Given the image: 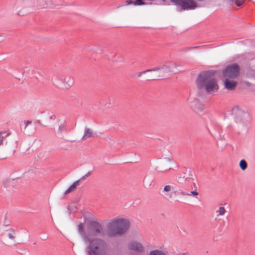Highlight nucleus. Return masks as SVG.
<instances>
[{"label": "nucleus", "instance_id": "obj_25", "mask_svg": "<svg viewBox=\"0 0 255 255\" xmlns=\"http://www.w3.org/2000/svg\"><path fill=\"white\" fill-rule=\"evenodd\" d=\"M232 2H235L237 6H241L244 0H231Z\"/></svg>", "mask_w": 255, "mask_h": 255}, {"label": "nucleus", "instance_id": "obj_6", "mask_svg": "<svg viewBox=\"0 0 255 255\" xmlns=\"http://www.w3.org/2000/svg\"><path fill=\"white\" fill-rule=\"evenodd\" d=\"M9 135L10 132L6 131L0 132V146L4 147L7 152L13 154L17 147V142L12 140L8 141L7 137Z\"/></svg>", "mask_w": 255, "mask_h": 255}, {"label": "nucleus", "instance_id": "obj_8", "mask_svg": "<svg viewBox=\"0 0 255 255\" xmlns=\"http://www.w3.org/2000/svg\"><path fill=\"white\" fill-rule=\"evenodd\" d=\"M171 2L181 10H193L198 6L194 0H171Z\"/></svg>", "mask_w": 255, "mask_h": 255}, {"label": "nucleus", "instance_id": "obj_12", "mask_svg": "<svg viewBox=\"0 0 255 255\" xmlns=\"http://www.w3.org/2000/svg\"><path fill=\"white\" fill-rule=\"evenodd\" d=\"M190 100H192L189 102V106L195 113L199 114L203 111L204 105L197 99L193 98V99H190Z\"/></svg>", "mask_w": 255, "mask_h": 255}, {"label": "nucleus", "instance_id": "obj_13", "mask_svg": "<svg viewBox=\"0 0 255 255\" xmlns=\"http://www.w3.org/2000/svg\"><path fill=\"white\" fill-rule=\"evenodd\" d=\"M224 78L225 79L224 82L225 88L230 91L234 90L237 86V82L229 78Z\"/></svg>", "mask_w": 255, "mask_h": 255}, {"label": "nucleus", "instance_id": "obj_40", "mask_svg": "<svg viewBox=\"0 0 255 255\" xmlns=\"http://www.w3.org/2000/svg\"><path fill=\"white\" fill-rule=\"evenodd\" d=\"M36 122H37L38 124H39L41 125V126H44L43 125H42L41 124V121H40V120H38L36 121Z\"/></svg>", "mask_w": 255, "mask_h": 255}, {"label": "nucleus", "instance_id": "obj_15", "mask_svg": "<svg viewBox=\"0 0 255 255\" xmlns=\"http://www.w3.org/2000/svg\"><path fill=\"white\" fill-rule=\"evenodd\" d=\"M148 255H167V253L165 252L156 249L151 251ZM174 255H191L188 252H184L183 253H177L176 254H174Z\"/></svg>", "mask_w": 255, "mask_h": 255}, {"label": "nucleus", "instance_id": "obj_9", "mask_svg": "<svg viewBox=\"0 0 255 255\" xmlns=\"http://www.w3.org/2000/svg\"><path fill=\"white\" fill-rule=\"evenodd\" d=\"M87 229L89 233L93 236H105L102 225L97 221H89L87 224Z\"/></svg>", "mask_w": 255, "mask_h": 255}, {"label": "nucleus", "instance_id": "obj_47", "mask_svg": "<svg viewBox=\"0 0 255 255\" xmlns=\"http://www.w3.org/2000/svg\"><path fill=\"white\" fill-rule=\"evenodd\" d=\"M26 72L25 69H24L23 72L25 73Z\"/></svg>", "mask_w": 255, "mask_h": 255}, {"label": "nucleus", "instance_id": "obj_34", "mask_svg": "<svg viewBox=\"0 0 255 255\" xmlns=\"http://www.w3.org/2000/svg\"><path fill=\"white\" fill-rule=\"evenodd\" d=\"M10 225V223L9 221H6V220L4 221L3 222V225L5 227H7L9 226Z\"/></svg>", "mask_w": 255, "mask_h": 255}, {"label": "nucleus", "instance_id": "obj_39", "mask_svg": "<svg viewBox=\"0 0 255 255\" xmlns=\"http://www.w3.org/2000/svg\"><path fill=\"white\" fill-rule=\"evenodd\" d=\"M133 255H144V253H135Z\"/></svg>", "mask_w": 255, "mask_h": 255}, {"label": "nucleus", "instance_id": "obj_33", "mask_svg": "<svg viewBox=\"0 0 255 255\" xmlns=\"http://www.w3.org/2000/svg\"><path fill=\"white\" fill-rule=\"evenodd\" d=\"M162 1L165 2V5H169L170 4V3H172L171 2V0H162Z\"/></svg>", "mask_w": 255, "mask_h": 255}, {"label": "nucleus", "instance_id": "obj_43", "mask_svg": "<svg viewBox=\"0 0 255 255\" xmlns=\"http://www.w3.org/2000/svg\"><path fill=\"white\" fill-rule=\"evenodd\" d=\"M110 103L108 105V104H105V106H106L107 107H108H108H110Z\"/></svg>", "mask_w": 255, "mask_h": 255}, {"label": "nucleus", "instance_id": "obj_14", "mask_svg": "<svg viewBox=\"0 0 255 255\" xmlns=\"http://www.w3.org/2000/svg\"><path fill=\"white\" fill-rule=\"evenodd\" d=\"M78 231L82 238L84 242L87 243V241H89L90 237L87 235L85 231L84 225L82 223H80L78 225Z\"/></svg>", "mask_w": 255, "mask_h": 255}, {"label": "nucleus", "instance_id": "obj_20", "mask_svg": "<svg viewBox=\"0 0 255 255\" xmlns=\"http://www.w3.org/2000/svg\"><path fill=\"white\" fill-rule=\"evenodd\" d=\"M31 121H25L24 124L20 126L21 130H22L23 132L26 134H30V132L27 130L26 128L29 125L31 124Z\"/></svg>", "mask_w": 255, "mask_h": 255}, {"label": "nucleus", "instance_id": "obj_31", "mask_svg": "<svg viewBox=\"0 0 255 255\" xmlns=\"http://www.w3.org/2000/svg\"><path fill=\"white\" fill-rule=\"evenodd\" d=\"M151 72V69H147V70H146L145 71H142V72H139L137 74V77H139L142 74H145L147 72Z\"/></svg>", "mask_w": 255, "mask_h": 255}, {"label": "nucleus", "instance_id": "obj_42", "mask_svg": "<svg viewBox=\"0 0 255 255\" xmlns=\"http://www.w3.org/2000/svg\"><path fill=\"white\" fill-rule=\"evenodd\" d=\"M197 96L198 97H201V94H200V93L199 92H198V93L197 94Z\"/></svg>", "mask_w": 255, "mask_h": 255}, {"label": "nucleus", "instance_id": "obj_26", "mask_svg": "<svg viewBox=\"0 0 255 255\" xmlns=\"http://www.w3.org/2000/svg\"><path fill=\"white\" fill-rule=\"evenodd\" d=\"M226 212L225 209L223 207H220L219 209L216 211L219 213V215H223Z\"/></svg>", "mask_w": 255, "mask_h": 255}, {"label": "nucleus", "instance_id": "obj_21", "mask_svg": "<svg viewBox=\"0 0 255 255\" xmlns=\"http://www.w3.org/2000/svg\"><path fill=\"white\" fill-rule=\"evenodd\" d=\"M6 231H8L7 234V237L11 240L14 241L15 238V230L12 228H9V230H6Z\"/></svg>", "mask_w": 255, "mask_h": 255}, {"label": "nucleus", "instance_id": "obj_10", "mask_svg": "<svg viewBox=\"0 0 255 255\" xmlns=\"http://www.w3.org/2000/svg\"><path fill=\"white\" fill-rule=\"evenodd\" d=\"M56 78L59 82H54L53 83L57 87L61 88H68L71 86L73 83L74 80L70 76H64L61 74H57Z\"/></svg>", "mask_w": 255, "mask_h": 255}, {"label": "nucleus", "instance_id": "obj_5", "mask_svg": "<svg viewBox=\"0 0 255 255\" xmlns=\"http://www.w3.org/2000/svg\"><path fill=\"white\" fill-rule=\"evenodd\" d=\"M232 113L237 123H238L243 130L248 131V127L251 122L249 113L243 110L239 106H236L232 109Z\"/></svg>", "mask_w": 255, "mask_h": 255}, {"label": "nucleus", "instance_id": "obj_32", "mask_svg": "<svg viewBox=\"0 0 255 255\" xmlns=\"http://www.w3.org/2000/svg\"><path fill=\"white\" fill-rule=\"evenodd\" d=\"M11 182L10 181H4L3 182V186L5 188H7L9 185H11Z\"/></svg>", "mask_w": 255, "mask_h": 255}, {"label": "nucleus", "instance_id": "obj_46", "mask_svg": "<svg viewBox=\"0 0 255 255\" xmlns=\"http://www.w3.org/2000/svg\"><path fill=\"white\" fill-rule=\"evenodd\" d=\"M193 184H194V186H196V184L195 183H193Z\"/></svg>", "mask_w": 255, "mask_h": 255}, {"label": "nucleus", "instance_id": "obj_45", "mask_svg": "<svg viewBox=\"0 0 255 255\" xmlns=\"http://www.w3.org/2000/svg\"><path fill=\"white\" fill-rule=\"evenodd\" d=\"M9 228H6V229H5L4 231L7 232L6 230H9Z\"/></svg>", "mask_w": 255, "mask_h": 255}, {"label": "nucleus", "instance_id": "obj_23", "mask_svg": "<svg viewBox=\"0 0 255 255\" xmlns=\"http://www.w3.org/2000/svg\"><path fill=\"white\" fill-rule=\"evenodd\" d=\"M132 4L134 5H137L136 2L134 0H127L125 1V3L121 5L117 6V8H119L120 7L124 6L127 5Z\"/></svg>", "mask_w": 255, "mask_h": 255}, {"label": "nucleus", "instance_id": "obj_36", "mask_svg": "<svg viewBox=\"0 0 255 255\" xmlns=\"http://www.w3.org/2000/svg\"><path fill=\"white\" fill-rule=\"evenodd\" d=\"M87 178L86 176H85V175L82 176L80 179H79L78 180H80V182L81 181H82V180H85L86 178Z\"/></svg>", "mask_w": 255, "mask_h": 255}, {"label": "nucleus", "instance_id": "obj_1", "mask_svg": "<svg viewBox=\"0 0 255 255\" xmlns=\"http://www.w3.org/2000/svg\"><path fill=\"white\" fill-rule=\"evenodd\" d=\"M215 72L212 70L205 71L201 72L196 79L197 88L199 90L204 89L207 93L217 91L218 85L214 77Z\"/></svg>", "mask_w": 255, "mask_h": 255}, {"label": "nucleus", "instance_id": "obj_29", "mask_svg": "<svg viewBox=\"0 0 255 255\" xmlns=\"http://www.w3.org/2000/svg\"><path fill=\"white\" fill-rule=\"evenodd\" d=\"M188 195H186L187 196H191L193 195L194 196H197L198 195V193L196 190H194L192 191H190L189 192H187Z\"/></svg>", "mask_w": 255, "mask_h": 255}, {"label": "nucleus", "instance_id": "obj_22", "mask_svg": "<svg viewBox=\"0 0 255 255\" xmlns=\"http://www.w3.org/2000/svg\"><path fill=\"white\" fill-rule=\"evenodd\" d=\"M66 129V125L64 124H61L59 126L58 129L57 130V134L59 136H62V133L65 131Z\"/></svg>", "mask_w": 255, "mask_h": 255}, {"label": "nucleus", "instance_id": "obj_11", "mask_svg": "<svg viewBox=\"0 0 255 255\" xmlns=\"http://www.w3.org/2000/svg\"><path fill=\"white\" fill-rule=\"evenodd\" d=\"M128 249L135 252V253H144L145 249L140 242L131 241L128 244Z\"/></svg>", "mask_w": 255, "mask_h": 255}, {"label": "nucleus", "instance_id": "obj_28", "mask_svg": "<svg viewBox=\"0 0 255 255\" xmlns=\"http://www.w3.org/2000/svg\"><path fill=\"white\" fill-rule=\"evenodd\" d=\"M136 2L137 5L147 4L148 3L144 1V0H134Z\"/></svg>", "mask_w": 255, "mask_h": 255}, {"label": "nucleus", "instance_id": "obj_17", "mask_svg": "<svg viewBox=\"0 0 255 255\" xmlns=\"http://www.w3.org/2000/svg\"><path fill=\"white\" fill-rule=\"evenodd\" d=\"M95 134L89 128L86 127L85 129L84 134L82 137V140H85L88 137H93Z\"/></svg>", "mask_w": 255, "mask_h": 255}, {"label": "nucleus", "instance_id": "obj_37", "mask_svg": "<svg viewBox=\"0 0 255 255\" xmlns=\"http://www.w3.org/2000/svg\"><path fill=\"white\" fill-rule=\"evenodd\" d=\"M87 178L86 176H85V175L82 176L80 179H79L78 180H80V182L81 181H82V180H85L86 178Z\"/></svg>", "mask_w": 255, "mask_h": 255}, {"label": "nucleus", "instance_id": "obj_2", "mask_svg": "<svg viewBox=\"0 0 255 255\" xmlns=\"http://www.w3.org/2000/svg\"><path fill=\"white\" fill-rule=\"evenodd\" d=\"M129 221L126 218H114L107 225V235L109 238L124 235L129 229Z\"/></svg>", "mask_w": 255, "mask_h": 255}, {"label": "nucleus", "instance_id": "obj_38", "mask_svg": "<svg viewBox=\"0 0 255 255\" xmlns=\"http://www.w3.org/2000/svg\"><path fill=\"white\" fill-rule=\"evenodd\" d=\"M91 174V171H89L87 174H86L85 175V176H86L87 177L89 176Z\"/></svg>", "mask_w": 255, "mask_h": 255}, {"label": "nucleus", "instance_id": "obj_41", "mask_svg": "<svg viewBox=\"0 0 255 255\" xmlns=\"http://www.w3.org/2000/svg\"><path fill=\"white\" fill-rule=\"evenodd\" d=\"M48 237L47 236H44V237H43V238H41V239L42 240H45L47 239Z\"/></svg>", "mask_w": 255, "mask_h": 255}, {"label": "nucleus", "instance_id": "obj_35", "mask_svg": "<svg viewBox=\"0 0 255 255\" xmlns=\"http://www.w3.org/2000/svg\"><path fill=\"white\" fill-rule=\"evenodd\" d=\"M47 115L49 117L50 119H55L56 118V117L54 115H50L49 113H48Z\"/></svg>", "mask_w": 255, "mask_h": 255}, {"label": "nucleus", "instance_id": "obj_3", "mask_svg": "<svg viewBox=\"0 0 255 255\" xmlns=\"http://www.w3.org/2000/svg\"><path fill=\"white\" fill-rule=\"evenodd\" d=\"M89 243L86 249L87 255H105L107 252L108 245L103 239L95 238H89V241H87Z\"/></svg>", "mask_w": 255, "mask_h": 255}, {"label": "nucleus", "instance_id": "obj_24", "mask_svg": "<svg viewBox=\"0 0 255 255\" xmlns=\"http://www.w3.org/2000/svg\"><path fill=\"white\" fill-rule=\"evenodd\" d=\"M239 166L242 170H245L248 167V164L245 159H242L240 162Z\"/></svg>", "mask_w": 255, "mask_h": 255}, {"label": "nucleus", "instance_id": "obj_7", "mask_svg": "<svg viewBox=\"0 0 255 255\" xmlns=\"http://www.w3.org/2000/svg\"><path fill=\"white\" fill-rule=\"evenodd\" d=\"M240 67L237 63H232L227 65L222 71L224 78H229L234 79L239 76Z\"/></svg>", "mask_w": 255, "mask_h": 255}, {"label": "nucleus", "instance_id": "obj_27", "mask_svg": "<svg viewBox=\"0 0 255 255\" xmlns=\"http://www.w3.org/2000/svg\"><path fill=\"white\" fill-rule=\"evenodd\" d=\"M43 4H40V5L41 6H42L43 8H47V7H52V6L49 5H52L53 4L52 3V2H51V3L49 4L48 2L46 1H43Z\"/></svg>", "mask_w": 255, "mask_h": 255}, {"label": "nucleus", "instance_id": "obj_44", "mask_svg": "<svg viewBox=\"0 0 255 255\" xmlns=\"http://www.w3.org/2000/svg\"><path fill=\"white\" fill-rule=\"evenodd\" d=\"M246 83L247 85H249V82H246Z\"/></svg>", "mask_w": 255, "mask_h": 255}, {"label": "nucleus", "instance_id": "obj_19", "mask_svg": "<svg viewBox=\"0 0 255 255\" xmlns=\"http://www.w3.org/2000/svg\"><path fill=\"white\" fill-rule=\"evenodd\" d=\"M172 191H173L174 194L175 195H183L186 196V195H188L187 192L184 191L181 189H177L176 186L172 187Z\"/></svg>", "mask_w": 255, "mask_h": 255}, {"label": "nucleus", "instance_id": "obj_18", "mask_svg": "<svg viewBox=\"0 0 255 255\" xmlns=\"http://www.w3.org/2000/svg\"><path fill=\"white\" fill-rule=\"evenodd\" d=\"M80 183V180H77L75 182H74L69 187L68 189H67L65 192L64 194L66 195L70 192L73 191L76 188V187L79 185Z\"/></svg>", "mask_w": 255, "mask_h": 255}, {"label": "nucleus", "instance_id": "obj_4", "mask_svg": "<svg viewBox=\"0 0 255 255\" xmlns=\"http://www.w3.org/2000/svg\"><path fill=\"white\" fill-rule=\"evenodd\" d=\"M179 66L180 65L176 63L167 62L162 65L151 69V72H157L156 77L151 79V80L163 79L172 73L176 74L178 73L179 71L177 69V67ZM147 80H150V79H147Z\"/></svg>", "mask_w": 255, "mask_h": 255}, {"label": "nucleus", "instance_id": "obj_16", "mask_svg": "<svg viewBox=\"0 0 255 255\" xmlns=\"http://www.w3.org/2000/svg\"><path fill=\"white\" fill-rule=\"evenodd\" d=\"M188 176L189 177H187L186 176V173L183 172L181 173L177 178V182L179 183H182L184 181H189L190 179H191L192 180H194V179L192 177V175L191 174V172L190 170L189 172Z\"/></svg>", "mask_w": 255, "mask_h": 255}, {"label": "nucleus", "instance_id": "obj_30", "mask_svg": "<svg viewBox=\"0 0 255 255\" xmlns=\"http://www.w3.org/2000/svg\"><path fill=\"white\" fill-rule=\"evenodd\" d=\"M172 187L170 185H166L164 187V191L165 192H169L171 190H172Z\"/></svg>", "mask_w": 255, "mask_h": 255}]
</instances>
